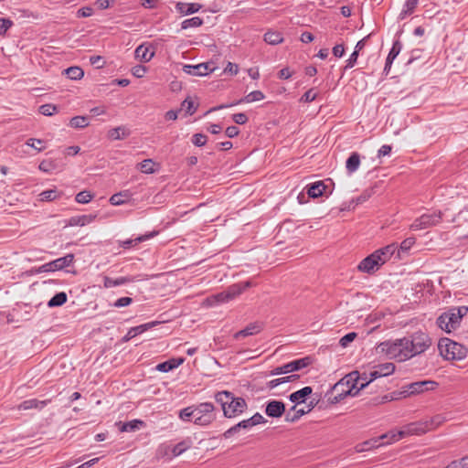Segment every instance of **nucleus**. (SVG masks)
Wrapping results in <instances>:
<instances>
[{
  "label": "nucleus",
  "mask_w": 468,
  "mask_h": 468,
  "mask_svg": "<svg viewBox=\"0 0 468 468\" xmlns=\"http://www.w3.org/2000/svg\"><path fill=\"white\" fill-rule=\"evenodd\" d=\"M396 249L397 243H391L375 250L359 262L358 271L368 274L376 272L394 256Z\"/></svg>",
  "instance_id": "nucleus-1"
},
{
  "label": "nucleus",
  "mask_w": 468,
  "mask_h": 468,
  "mask_svg": "<svg viewBox=\"0 0 468 468\" xmlns=\"http://www.w3.org/2000/svg\"><path fill=\"white\" fill-rule=\"evenodd\" d=\"M215 399L221 406L224 417L229 419L239 416L248 408L243 398L235 397L232 392L228 390L217 392Z\"/></svg>",
  "instance_id": "nucleus-2"
},
{
  "label": "nucleus",
  "mask_w": 468,
  "mask_h": 468,
  "mask_svg": "<svg viewBox=\"0 0 468 468\" xmlns=\"http://www.w3.org/2000/svg\"><path fill=\"white\" fill-rule=\"evenodd\" d=\"M407 345L408 342H406L405 337L387 340L379 343L376 346V352L377 354L385 356L388 359L402 362L410 358Z\"/></svg>",
  "instance_id": "nucleus-3"
},
{
  "label": "nucleus",
  "mask_w": 468,
  "mask_h": 468,
  "mask_svg": "<svg viewBox=\"0 0 468 468\" xmlns=\"http://www.w3.org/2000/svg\"><path fill=\"white\" fill-rule=\"evenodd\" d=\"M359 383V371H352L346 375L333 387V390L336 391L337 394L332 399V402H339L346 396H356L363 389L360 388Z\"/></svg>",
  "instance_id": "nucleus-4"
},
{
  "label": "nucleus",
  "mask_w": 468,
  "mask_h": 468,
  "mask_svg": "<svg viewBox=\"0 0 468 468\" xmlns=\"http://www.w3.org/2000/svg\"><path fill=\"white\" fill-rule=\"evenodd\" d=\"M446 417L441 414L433 416L430 421L410 423L403 427L397 433H392V439L399 441L409 435H420L433 430L446 421Z\"/></svg>",
  "instance_id": "nucleus-5"
},
{
  "label": "nucleus",
  "mask_w": 468,
  "mask_h": 468,
  "mask_svg": "<svg viewBox=\"0 0 468 468\" xmlns=\"http://www.w3.org/2000/svg\"><path fill=\"white\" fill-rule=\"evenodd\" d=\"M467 313V306L452 307L437 318L436 324L442 331L452 333L460 326L463 317Z\"/></svg>",
  "instance_id": "nucleus-6"
},
{
  "label": "nucleus",
  "mask_w": 468,
  "mask_h": 468,
  "mask_svg": "<svg viewBox=\"0 0 468 468\" xmlns=\"http://www.w3.org/2000/svg\"><path fill=\"white\" fill-rule=\"evenodd\" d=\"M438 348L441 356L446 360H461L467 356L468 349L449 338H441L439 341Z\"/></svg>",
  "instance_id": "nucleus-7"
},
{
  "label": "nucleus",
  "mask_w": 468,
  "mask_h": 468,
  "mask_svg": "<svg viewBox=\"0 0 468 468\" xmlns=\"http://www.w3.org/2000/svg\"><path fill=\"white\" fill-rule=\"evenodd\" d=\"M194 424L206 427L213 423L218 415L216 407L211 402H201L195 405Z\"/></svg>",
  "instance_id": "nucleus-8"
},
{
  "label": "nucleus",
  "mask_w": 468,
  "mask_h": 468,
  "mask_svg": "<svg viewBox=\"0 0 468 468\" xmlns=\"http://www.w3.org/2000/svg\"><path fill=\"white\" fill-rule=\"evenodd\" d=\"M405 338L408 342L407 346L410 358L425 352L431 345L430 336L423 332H415L410 336H405Z\"/></svg>",
  "instance_id": "nucleus-9"
},
{
  "label": "nucleus",
  "mask_w": 468,
  "mask_h": 468,
  "mask_svg": "<svg viewBox=\"0 0 468 468\" xmlns=\"http://www.w3.org/2000/svg\"><path fill=\"white\" fill-rule=\"evenodd\" d=\"M442 218L441 211H431L417 218L410 225L412 230H421L438 225Z\"/></svg>",
  "instance_id": "nucleus-10"
},
{
  "label": "nucleus",
  "mask_w": 468,
  "mask_h": 468,
  "mask_svg": "<svg viewBox=\"0 0 468 468\" xmlns=\"http://www.w3.org/2000/svg\"><path fill=\"white\" fill-rule=\"evenodd\" d=\"M398 431H391L385 434H382L379 437L372 438L367 441H365L361 443H358L355 446L356 452H363L366 451H369L372 449H377L380 446L389 444L394 442L395 441L392 439V433H397Z\"/></svg>",
  "instance_id": "nucleus-11"
},
{
  "label": "nucleus",
  "mask_w": 468,
  "mask_h": 468,
  "mask_svg": "<svg viewBox=\"0 0 468 468\" xmlns=\"http://www.w3.org/2000/svg\"><path fill=\"white\" fill-rule=\"evenodd\" d=\"M395 365L391 362H387L383 364H378L368 369V375H369V380L367 382H364L360 384V388H365L367 387L371 382L374 380L388 377L394 373L395 371Z\"/></svg>",
  "instance_id": "nucleus-12"
},
{
  "label": "nucleus",
  "mask_w": 468,
  "mask_h": 468,
  "mask_svg": "<svg viewBox=\"0 0 468 468\" xmlns=\"http://www.w3.org/2000/svg\"><path fill=\"white\" fill-rule=\"evenodd\" d=\"M311 362H312V359L309 356L299 358V359L291 361L282 366L273 368L271 371V375L276 376V375L292 373L294 371H298V370H301V369L308 367L311 364Z\"/></svg>",
  "instance_id": "nucleus-13"
},
{
  "label": "nucleus",
  "mask_w": 468,
  "mask_h": 468,
  "mask_svg": "<svg viewBox=\"0 0 468 468\" xmlns=\"http://www.w3.org/2000/svg\"><path fill=\"white\" fill-rule=\"evenodd\" d=\"M74 261V255L73 254H67L64 257L58 258L54 261H51L48 263H45L41 266H39L37 270V273L41 272H51L56 271H61L64 268L71 265Z\"/></svg>",
  "instance_id": "nucleus-14"
},
{
  "label": "nucleus",
  "mask_w": 468,
  "mask_h": 468,
  "mask_svg": "<svg viewBox=\"0 0 468 468\" xmlns=\"http://www.w3.org/2000/svg\"><path fill=\"white\" fill-rule=\"evenodd\" d=\"M438 386V383L431 380H423L413 382L404 386L402 394L404 396H410L422 393L423 391L432 390Z\"/></svg>",
  "instance_id": "nucleus-15"
},
{
  "label": "nucleus",
  "mask_w": 468,
  "mask_h": 468,
  "mask_svg": "<svg viewBox=\"0 0 468 468\" xmlns=\"http://www.w3.org/2000/svg\"><path fill=\"white\" fill-rule=\"evenodd\" d=\"M186 73L193 76H206L214 70L210 63H200L197 65H186L184 67Z\"/></svg>",
  "instance_id": "nucleus-16"
},
{
  "label": "nucleus",
  "mask_w": 468,
  "mask_h": 468,
  "mask_svg": "<svg viewBox=\"0 0 468 468\" xmlns=\"http://www.w3.org/2000/svg\"><path fill=\"white\" fill-rule=\"evenodd\" d=\"M285 412V405L280 400H271L267 403L265 413L271 418H280Z\"/></svg>",
  "instance_id": "nucleus-17"
},
{
  "label": "nucleus",
  "mask_w": 468,
  "mask_h": 468,
  "mask_svg": "<svg viewBox=\"0 0 468 468\" xmlns=\"http://www.w3.org/2000/svg\"><path fill=\"white\" fill-rule=\"evenodd\" d=\"M264 98H265V96L262 93V91H261V90H253V91L250 92L248 95H246L244 98H242L239 101H238L236 103H231L229 105H219L218 107H215V108L211 109V111L220 110V109L230 107V106H233V105H236V104H239V103H242V102L251 103V102H254V101H261Z\"/></svg>",
  "instance_id": "nucleus-18"
},
{
  "label": "nucleus",
  "mask_w": 468,
  "mask_h": 468,
  "mask_svg": "<svg viewBox=\"0 0 468 468\" xmlns=\"http://www.w3.org/2000/svg\"><path fill=\"white\" fill-rule=\"evenodd\" d=\"M263 329V325L260 322H254L248 324L244 329L238 331L234 335V338L239 340L242 337H247L250 335H254L261 332Z\"/></svg>",
  "instance_id": "nucleus-19"
},
{
  "label": "nucleus",
  "mask_w": 468,
  "mask_h": 468,
  "mask_svg": "<svg viewBox=\"0 0 468 468\" xmlns=\"http://www.w3.org/2000/svg\"><path fill=\"white\" fill-rule=\"evenodd\" d=\"M158 233H159L158 230H154V231L148 232L146 234L138 236L135 239H128L121 241L120 246L123 249H130L132 247L138 245L141 242L146 241V240L157 236Z\"/></svg>",
  "instance_id": "nucleus-20"
},
{
  "label": "nucleus",
  "mask_w": 468,
  "mask_h": 468,
  "mask_svg": "<svg viewBox=\"0 0 468 468\" xmlns=\"http://www.w3.org/2000/svg\"><path fill=\"white\" fill-rule=\"evenodd\" d=\"M242 292V289L239 286H230L227 291L221 292L216 295L214 298L218 303H227L236 296L239 295Z\"/></svg>",
  "instance_id": "nucleus-21"
},
{
  "label": "nucleus",
  "mask_w": 468,
  "mask_h": 468,
  "mask_svg": "<svg viewBox=\"0 0 468 468\" xmlns=\"http://www.w3.org/2000/svg\"><path fill=\"white\" fill-rule=\"evenodd\" d=\"M401 48H402L401 42L399 39L395 40L393 42L392 48L389 50L388 57L386 58V63H385V67H384V72L386 74H388V72L391 69L392 63H393L394 59L397 58V56L399 54V52L401 51Z\"/></svg>",
  "instance_id": "nucleus-22"
},
{
  "label": "nucleus",
  "mask_w": 468,
  "mask_h": 468,
  "mask_svg": "<svg viewBox=\"0 0 468 468\" xmlns=\"http://www.w3.org/2000/svg\"><path fill=\"white\" fill-rule=\"evenodd\" d=\"M306 194L309 197L316 198L322 197L326 189V186L323 181H316L312 184H308L305 188Z\"/></svg>",
  "instance_id": "nucleus-23"
},
{
  "label": "nucleus",
  "mask_w": 468,
  "mask_h": 468,
  "mask_svg": "<svg viewBox=\"0 0 468 468\" xmlns=\"http://www.w3.org/2000/svg\"><path fill=\"white\" fill-rule=\"evenodd\" d=\"M136 281L135 277L133 276H124L118 277L116 279L110 278L108 276L103 277V286L105 288H112L121 286L126 283L134 282Z\"/></svg>",
  "instance_id": "nucleus-24"
},
{
  "label": "nucleus",
  "mask_w": 468,
  "mask_h": 468,
  "mask_svg": "<svg viewBox=\"0 0 468 468\" xmlns=\"http://www.w3.org/2000/svg\"><path fill=\"white\" fill-rule=\"evenodd\" d=\"M202 8V5L198 3H183L178 2L176 5V9L183 16H188L198 12Z\"/></svg>",
  "instance_id": "nucleus-25"
},
{
  "label": "nucleus",
  "mask_w": 468,
  "mask_h": 468,
  "mask_svg": "<svg viewBox=\"0 0 468 468\" xmlns=\"http://www.w3.org/2000/svg\"><path fill=\"white\" fill-rule=\"evenodd\" d=\"M416 239L414 237H410L405 239L399 246L397 245V249L395 250V254L393 257L397 260H401L404 255L408 254L411 247L415 244Z\"/></svg>",
  "instance_id": "nucleus-26"
},
{
  "label": "nucleus",
  "mask_w": 468,
  "mask_h": 468,
  "mask_svg": "<svg viewBox=\"0 0 468 468\" xmlns=\"http://www.w3.org/2000/svg\"><path fill=\"white\" fill-rule=\"evenodd\" d=\"M49 400H38L37 399H30L24 400L17 406L18 410H27L32 409L42 410L45 408Z\"/></svg>",
  "instance_id": "nucleus-27"
},
{
  "label": "nucleus",
  "mask_w": 468,
  "mask_h": 468,
  "mask_svg": "<svg viewBox=\"0 0 468 468\" xmlns=\"http://www.w3.org/2000/svg\"><path fill=\"white\" fill-rule=\"evenodd\" d=\"M185 361V358L178 357V358H171L169 360H166L165 362H162L156 366V370L164 373H167L176 367H178L180 365H182Z\"/></svg>",
  "instance_id": "nucleus-28"
},
{
  "label": "nucleus",
  "mask_w": 468,
  "mask_h": 468,
  "mask_svg": "<svg viewBox=\"0 0 468 468\" xmlns=\"http://www.w3.org/2000/svg\"><path fill=\"white\" fill-rule=\"evenodd\" d=\"M313 392V388L309 386H306L289 396V399L296 404H301L305 402L308 396H310Z\"/></svg>",
  "instance_id": "nucleus-29"
},
{
  "label": "nucleus",
  "mask_w": 468,
  "mask_h": 468,
  "mask_svg": "<svg viewBox=\"0 0 468 468\" xmlns=\"http://www.w3.org/2000/svg\"><path fill=\"white\" fill-rule=\"evenodd\" d=\"M155 322H151L144 324H140L138 326H134L129 329L127 334L124 335L123 340L129 341L132 338L135 337L138 335L143 334L144 332L147 331L148 329L152 328L155 325Z\"/></svg>",
  "instance_id": "nucleus-30"
},
{
  "label": "nucleus",
  "mask_w": 468,
  "mask_h": 468,
  "mask_svg": "<svg viewBox=\"0 0 468 468\" xmlns=\"http://www.w3.org/2000/svg\"><path fill=\"white\" fill-rule=\"evenodd\" d=\"M134 55L140 61L148 62L154 56V52L151 50L149 47L143 44L135 48Z\"/></svg>",
  "instance_id": "nucleus-31"
},
{
  "label": "nucleus",
  "mask_w": 468,
  "mask_h": 468,
  "mask_svg": "<svg viewBox=\"0 0 468 468\" xmlns=\"http://www.w3.org/2000/svg\"><path fill=\"white\" fill-rule=\"evenodd\" d=\"M117 425L122 432H133L143 428L144 422L141 420H133L127 422H119Z\"/></svg>",
  "instance_id": "nucleus-32"
},
{
  "label": "nucleus",
  "mask_w": 468,
  "mask_h": 468,
  "mask_svg": "<svg viewBox=\"0 0 468 468\" xmlns=\"http://www.w3.org/2000/svg\"><path fill=\"white\" fill-rule=\"evenodd\" d=\"M360 165V155L356 152H353L346 162V169L349 175L354 174Z\"/></svg>",
  "instance_id": "nucleus-33"
},
{
  "label": "nucleus",
  "mask_w": 468,
  "mask_h": 468,
  "mask_svg": "<svg viewBox=\"0 0 468 468\" xmlns=\"http://www.w3.org/2000/svg\"><path fill=\"white\" fill-rule=\"evenodd\" d=\"M96 218V215H80L74 216L69 218V224L70 226H86L91 223Z\"/></svg>",
  "instance_id": "nucleus-34"
},
{
  "label": "nucleus",
  "mask_w": 468,
  "mask_h": 468,
  "mask_svg": "<svg viewBox=\"0 0 468 468\" xmlns=\"http://www.w3.org/2000/svg\"><path fill=\"white\" fill-rule=\"evenodd\" d=\"M419 1L420 0H406L402 10L399 15V19L404 20L408 16L411 15L414 12Z\"/></svg>",
  "instance_id": "nucleus-35"
},
{
  "label": "nucleus",
  "mask_w": 468,
  "mask_h": 468,
  "mask_svg": "<svg viewBox=\"0 0 468 468\" xmlns=\"http://www.w3.org/2000/svg\"><path fill=\"white\" fill-rule=\"evenodd\" d=\"M192 446V440L190 438H186L183 440L182 441L172 445V456H179L183 452H185L186 450H188Z\"/></svg>",
  "instance_id": "nucleus-36"
},
{
  "label": "nucleus",
  "mask_w": 468,
  "mask_h": 468,
  "mask_svg": "<svg viewBox=\"0 0 468 468\" xmlns=\"http://www.w3.org/2000/svg\"><path fill=\"white\" fill-rule=\"evenodd\" d=\"M131 194L129 191L125 190V191H121L119 193H116V194H113L111 197H110V203L112 205V206H121V205H123L126 203L127 200H129L131 198Z\"/></svg>",
  "instance_id": "nucleus-37"
},
{
  "label": "nucleus",
  "mask_w": 468,
  "mask_h": 468,
  "mask_svg": "<svg viewBox=\"0 0 468 468\" xmlns=\"http://www.w3.org/2000/svg\"><path fill=\"white\" fill-rule=\"evenodd\" d=\"M130 134L128 129L123 126L112 128L108 132V137L112 140H122Z\"/></svg>",
  "instance_id": "nucleus-38"
},
{
  "label": "nucleus",
  "mask_w": 468,
  "mask_h": 468,
  "mask_svg": "<svg viewBox=\"0 0 468 468\" xmlns=\"http://www.w3.org/2000/svg\"><path fill=\"white\" fill-rule=\"evenodd\" d=\"M314 408V404L311 403V405L308 407L307 410L304 409H297L294 413L287 412L285 415V420L287 422H295L298 420L304 414L310 412L312 409Z\"/></svg>",
  "instance_id": "nucleus-39"
},
{
  "label": "nucleus",
  "mask_w": 468,
  "mask_h": 468,
  "mask_svg": "<svg viewBox=\"0 0 468 468\" xmlns=\"http://www.w3.org/2000/svg\"><path fill=\"white\" fill-rule=\"evenodd\" d=\"M264 41L270 45H278L283 41L282 34L278 31H268L264 34Z\"/></svg>",
  "instance_id": "nucleus-40"
},
{
  "label": "nucleus",
  "mask_w": 468,
  "mask_h": 468,
  "mask_svg": "<svg viewBox=\"0 0 468 468\" xmlns=\"http://www.w3.org/2000/svg\"><path fill=\"white\" fill-rule=\"evenodd\" d=\"M156 164L152 159H145L137 165V168L144 174H154L156 172Z\"/></svg>",
  "instance_id": "nucleus-41"
},
{
  "label": "nucleus",
  "mask_w": 468,
  "mask_h": 468,
  "mask_svg": "<svg viewBox=\"0 0 468 468\" xmlns=\"http://www.w3.org/2000/svg\"><path fill=\"white\" fill-rule=\"evenodd\" d=\"M68 296L66 292H60L56 293L48 303V307L61 306L67 302Z\"/></svg>",
  "instance_id": "nucleus-42"
},
{
  "label": "nucleus",
  "mask_w": 468,
  "mask_h": 468,
  "mask_svg": "<svg viewBox=\"0 0 468 468\" xmlns=\"http://www.w3.org/2000/svg\"><path fill=\"white\" fill-rule=\"evenodd\" d=\"M195 405L180 410L178 417L183 421H190L195 420Z\"/></svg>",
  "instance_id": "nucleus-43"
},
{
  "label": "nucleus",
  "mask_w": 468,
  "mask_h": 468,
  "mask_svg": "<svg viewBox=\"0 0 468 468\" xmlns=\"http://www.w3.org/2000/svg\"><path fill=\"white\" fill-rule=\"evenodd\" d=\"M65 73L69 79L73 80H80L84 76L83 69L77 66L68 68Z\"/></svg>",
  "instance_id": "nucleus-44"
},
{
  "label": "nucleus",
  "mask_w": 468,
  "mask_h": 468,
  "mask_svg": "<svg viewBox=\"0 0 468 468\" xmlns=\"http://www.w3.org/2000/svg\"><path fill=\"white\" fill-rule=\"evenodd\" d=\"M185 109L186 114L193 115L197 110V104L192 100L191 97H186L181 103V110Z\"/></svg>",
  "instance_id": "nucleus-45"
},
{
  "label": "nucleus",
  "mask_w": 468,
  "mask_h": 468,
  "mask_svg": "<svg viewBox=\"0 0 468 468\" xmlns=\"http://www.w3.org/2000/svg\"><path fill=\"white\" fill-rule=\"evenodd\" d=\"M202 25H203V19L198 16H195V17H191V18L184 20L181 23V28L187 29L190 27H199Z\"/></svg>",
  "instance_id": "nucleus-46"
},
{
  "label": "nucleus",
  "mask_w": 468,
  "mask_h": 468,
  "mask_svg": "<svg viewBox=\"0 0 468 468\" xmlns=\"http://www.w3.org/2000/svg\"><path fill=\"white\" fill-rule=\"evenodd\" d=\"M69 125L73 128H84L89 125V119L86 116H75L70 119Z\"/></svg>",
  "instance_id": "nucleus-47"
},
{
  "label": "nucleus",
  "mask_w": 468,
  "mask_h": 468,
  "mask_svg": "<svg viewBox=\"0 0 468 468\" xmlns=\"http://www.w3.org/2000/svg\"><path fill=\"white\" fill-rule=\"evenodd\" d=\"M58 196L59 195L58 194V191L56 189H48V190L42 191L38 195L39 200L42 202L55 200L57 197H58Z\"/></svg>",
  "instance_id": "nucleus-48"
},
{
  "label": "nucleus",
  "mask_w": 468,
  "mask_h": 468,
  "mask_svg": "<svg viewBox=\"0 0 468 468\" xmlns=\"http://www.w3.org/2000/svg\"><path fill=\"white\" fill-rule=\"evenodd\" d=\"M93 198V195L87 190L81 191L76 195L75 200L80 204H88Z\"/></svg>",
  "instance_id": "nucleus-49"
},
{
  "label": "nucleus",
  "mask_w": 468,
  "mask_h": 468,
  "mask_svg": "<svg viewBox=\"0 0 468 468\" xmlns=\"http://www.w3.org/2000/svg\"><path fill=\"white\" fill-rule=\"evenodd\" d=\"M372 193H373L372 189L364 190L358 197H356V198H353L351 200V204H354L355 206H356V205L366 202L372 196Z\"/></svg>",
  "instance_id": "nucleus-50"
},
{
  "label": "nucleus",
  "mask_w": 468,
  "mask_h": 468,
  "mask_svg": "<svg viewBox=\"0 0 468 468\" xmlns=\"http://www.w3.org/2000/svg\"><path fill=\"white\" fill-rule=\"evenodd\" d=\"M172 445L169 444H162L157 449V456L160 458L167 457L168 459H172Z\"/></svg>",
  "instance_id": "nucleus-51"
},
{
  "label": "nucleus",
  "mask_w": 468,
  "mask_h": 468,
  "mask_svg": "<svg viewBox=\"0 0 468 468\" xmlns=\"http://www.w3.org/2000/svg\"><path fill=\"white\" fill-rule=\"evenodd\" d=\"M39 112L45 116H51L57 112V107L50 103L43 104L39 107Z\"/></svg>",
  "instance_id": "nucleus-52"
},
{
  "label": "nucleus",
  "mask_w": 468,
  "mask_h": 468,
  "mask_svg": "<svg viewBox=\"0 0 468 468\" xmlns=\"http://www.w3.org/2000/svg\"><path fill=\"white\" fill-rule=\"evenodd\" d=\"M194 145L197 147L204 146L207 143V136L204 133H195L191 139Z\"/></svg>",
  "instance_id": "nucleus-53"
},
{
  "label": "nucleus",
  "mask_w": 468,
  "mask_h": 468,
  "mask_svg": "<svg viewBox=\"0 0 468 468\" xmlns=\"http://www.w3.org/2000/svg\"><path fill=\"white\" fill-rule=\"evenodd\" d=\"M317 97V93L314 92L313 89L308 90L301 97L300 101L302 102H312Z\"/></svg>",
  "instance_id": "nucleus-54"
},
{
  "label": "nucleus",
  "mask_w": 468,
  "mask_h": 468,
  "mask_svg": "<svg viewBox=\"0 0 468 468\" xmlns=\"http://www.w3.org/2000/svg\"><path fill=\"white\" fill-rule=\"evenodd\" d=\"M13 22L7 18H0V35L3 36L12 27Z\"/></svg>",
  "instance_id": "nucleus-55"
},
{
  "label": "nucleus",
  "mask_w": 468,
  "mask_h": 468,
  "mask_svg": "<svg viewBox=\"0 0 468 468\" xmlns=\"http://www.w3.org/2000/svg\"><path fill=\"white\" fill-rule=\"evenodd\" d=\"M356 337V334L355 332H351V333H348L346 335H345L339 341V344L343 346V347H346L347 346V345L349 343H351L352 341H354V339Z\"/></svg>",
  "instance_id": "nucleus-56"
},
{
  "label": "nucleus",
  "mask_w": 468,
  "mask_h": 468,
  "mask_svg": "<svg viewBox=\"0 0 468 468\" xmlns=\"http://www.w3.org/2000/svg\"><path fill=\"white\" fill-rule=\"evenodd\" d=\"M133 303V299L131 297H121L117 299L112 304L114 307L121 308L124 306H128Z\"/></svg>",
  "instance_id": "nucleus-57"
},
{
  "label": "nucleus",
  "mask_w": 468,
  "mask_h": 468,
  "mask_svg": "<svg viewBox=\"0 0 468 468\" xmlns=\"http://www.w3.org/2000/svg\"><path fill=\"white\" fill-rule=\"evenodd\" d=\"M357 58L358 53L353 51V53L349 56L348 59L346 61V66L344 69L346 70L348 69H352L356 65Z\"/></svg>",
  "instance_id": "nucleus-58"
},
{
  "label": "nucleus",
  "mask_w": 468,
  "mask_h": 468,
  "mask_svg": "<svg viewBox=\"0 0 468 468\" xmlns=\"http://www.w3.org/2000/svg\"><path fill=\"white\" fill-rule=\"evenodd\" d=\"M232 120L237 124H245L248 122V116L243 112H239L232 115Z\"/></svg>",
  "instance_id": "nucleus-59"
},
{
  "label": "nucleus",
  "mask_w": 468,
  "mask_h": 468,
  "mask_svg": "<svg viewBox=\"0 0 468 468\" xmlns=\"http://www.w3.org/2000/svg\"><path fill=\"white\" fill-rule=\"evenodd\" d=\"M249 419L252 424V427H254L258 424H262V423L266 422V420L264 419V417L259 412L255 413L252 417H250Z\"/></svg>",
  "instance_id": "nucleus-60"
},
{
  "label": "nucleus",
  "mask_w": 468,
  "mask_h": 468,
  "mask_svg": "<svg viewBox=\"0 0 468 468\" xmlns=\"http://www.w3.org/2000/svg\"><path fill=\"white\" fill-rule=\"evenodd\" d=\"M133 75L136 78H143L146 72V68L143 65H137L133 68Z\"/></svg>",
  "instance_id": "nucleus-61"
},
{
  "label": "nucleus",
  "mask_w": 468,
  "mask_h": 468,
  "mask_svg": "<svg viewBox=\"0 0 468 468\" xmlns=\"http://www.w3.org/2000/svg\"><path fill=\"white\" fill-rule=\"evenodd\" d=\"M93 14V10L91 7L84 6L78 10L77 16L78 17H89Z\"/></svg>",
  "instance_id": "nucleus-62"
},
{
  "label": "nucleus",
  "mask_w": 468,
  "mask_h": 468,
  "mask_svg": "<svg viewBox=\"0 0 468 468\" xmlns=\"http://www.w3.org/2000/svg\"><path fill=\"white\" fill-rule=\"evenodd\" d=\"M38 168L45 173H49L54 168V165L51 161L44 160L39 164Z\"/></svg>",
  "instance_id": "nucleus-63"
},
{
  "label": "nucleus",
  "mask_w": 468,
  "mask_h": 468,
  "mask_svg": "<svg viewBox=\"0 0 468 468\" xmlns=\"http://www.w3.org/2000/svg\"><path fill=\"white\" fill-rule=\"evenodd\" d=\"M225 73H229L230 75H237L239 72V67L237 64L229 62L227 67L224 69Z\"/></svg>",
  "instance_id": "nucleus-64"
}]
</instances>
